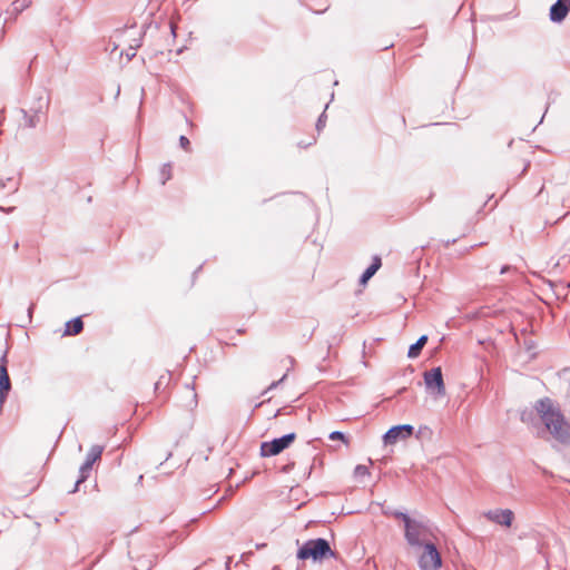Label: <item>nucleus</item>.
Listing matches in <instances>:
<instances>
[{"label": "nucleus", "mask_w": 570, "mask_h": 570, "mask_svg": "<svg viewBox=\"0 0 570 570\" xmlns=\"http://www.w3.org/2000/svg\"><path fill=\"white\" fill-rule=\"evenodd\" d=\"M534 409L552 438L561 443H570V424L566 421L559 406L549 397L535 402Z\"/></svg>", "instance_id": "obj_1"}, {"label": "nucleus", "mask_w": 570, "mask_h": 570, "mask_svg": "<svg viewBox=\"0 0 570 570\" xmlns=\"http://www.w3.org/2000/svg\"><path fill=\"white\" fill-rule=\"evenodd\" d=\"M393 515L404 524V538L411 548L420 549L430 543V537L433 535L430 522L423 518H412L400 511L385 512Z\"/></svg>", "instance_id": "obj_2"}, {"label": "nucleus", "mask_w": 570, "mask_h": 570, "mask_svg": "<svg viewBox=\"0 0 570 570\" xmlns=\"http://www.w3.org/2000/svg\"><path fill=\"white\" fill-rule=\"evenodd\" d=\"M336 552L331 549L326 539L317 538L307 540L297 551V559L321 561L326 558H335Z\"/></svg>", "instance_id": "obj_3"}, {"label": "nucleus", "mask_w": 570, "mask_h": 570, "mask_svg": "<svg viewBox=\"0 0 570 570\" xmlns=\"http://www.w3.org/2000/svg\"><path fill=\"white\" fill-rule=\"evenodd\" d=\"M49 106V100L42 96H39L28 110L22 109L24 127L36 128L45 118Z\"/></svg>", "instance_id": "obj_4"}, {"label": "nucleus", "mask_w": 570, "mask_h": 570, "mask_svg": "<svg viewBox=\"0 0 570 570\" xmlns=\"http://www.w3.org/2000/svg\"><path fill=\"white\" fill-rule=\"evenodd\" d=\"M426 390L436 399L445 395V385L441 367H433L423 374Z\"/></svg>", "instance_id": "obj_5"}, {"label": "nucleus", "mask_w": 570, "mask_h": 570, "mask_svg": "<svg viewBox=\"0 0 570 570\" xmlns=\"http://www.w3.org/2000/svg\"><path fill=\"white\" fill-rule=\"evenodd\" d=\"M296 439L295 433H288L281 438H276L271 442H263L261 444L262 456H274L287 449Z\"/></svg>", "instance_id": "obj_6"}, {"label": "nucleus", "mask_w": 570, "mask_h": 570, "mask_svg": "<svg viewBox=\"0 0 570 570\" xmlns=\"http://www.w3.org/2000/svg\"><path fill=\"white\" fill-rule=\"evenodd\" d=\"M102 452H104V446H101V445H92L90 448L89 452L87 453L85 462L82 463V465L79 469L80 476L76 481L75 488L70 491V493L77 492L79 485L88 479L94 463L96 461L100 460Z\"/></svg>", "instance_id": "obj_7"}, {"label": "nucleus", "mask_w": 570, "mask_h": 570, "mask_svg": "<svg viewBox=\"0 0 570 570\" xmlns=\"http://www.w3.org/2000/svg\"><path fill=\"white\" fill-rule=\"evenodd\" d=\"M423 552L419 558L421 570H439L442 566L441 554L434 543L430 542L422 547Z\"/></svg>", "instance_id": "obj_8"}, {"label": "nucleus", "mask_w": 570, "mask_h": 570, "mask_svg": "<svg viewBox=\"0 0 570 570\" xmlns=\"http://www.w3.org/2000/svg\"><path fill=\"white\" fill-rule=\"evenodd\" d=\"M414 428L410 424L392 426L384 435L385 444H395L399 440H405L413 434Z\"/></svg>", "instance_id": "obj_9"}, {"label": "nucleus", "mask_w": 570, "mask_h": 570, "mask_svg": "<svg viewBox=\"0 0 570 570\" xmlns=\"http://www.w3.org/2000/svg\"><path fill=\"white\" fill-rule=\"evenodd\" d=\"M11 390V381L7 370V355L0 358V406L4 403Z\"/></svg>", "instance_id": "obj_10"}, {"label": "nucleus", "mask_w": 570, "mask_h": 570, "mask_svg": "<svg viewBox=\"0 0 570 570\" xmlns=\"http://www.w3.org/2000/svg\"><path fill=\"white\" fill-rule=\"evenodd\" d=\"M484 517L497 524L510 527L514 514L510 509H495L487 511Z\"/></svg>", "instance_id": "obj_11"}, {"label": "nucleus", "mask_w": 570, "mask_h": 570, "mask_svg": "<svg viewBox=\"0 0 570 570\" xmlns=\"http://www.w3.org/2000/svg\"><path fill=\"white\" fill-rule=\"evenodd\" d=\"M570 11V4L567 0H557L550 8V20L552 22H561L566 19Z\"/></svg>", "instance_id": "obj_12"}, {"label": "nucleus", "mask_w": 570, "mask_h": 570, "mask_svg": "<svg viewBox=\"0 0 570 570\" xmlns=\"http://www.w3.org/2000/svg\"><path fill=\"white\" fill-rule=\"evenodd\" d=\"M381 258L375 256L373 258L372 264L364 271V273L361 275L360 283L362 285L366 284L370 278L373 277V275L377 272V269L381 267Z\"/></svg>", "instance_id": "obj_13"}, {"label": "nucleus", "mask_w": 570, "mask_h": 570, "mask_svg": "<svg viewBox=\"0 0 570 570\" xmlns=\"http://www.w3.org/2000/svg\"><path fill=\"white\" fill-rule=\"evenodd\" d=\"M83 328L81 317H76L66 323L65 335H78Z\"/></svg>", "instance_id": "obj_14"}, {"label": "nucleus", "mask_w": 570, "mask_h": 570, "mask_svg": "<svg viewBox=\"0 0 570 570\" xmlns=\"http://www.w3.org/2000/svg\"><path fill=\"white\" fill-rule=\"evenodd\" d=\"M426 342H428V336L426 335L420 336L419 340L409 347L407 356L410 358L417 357L420 355L422 348L426 344Z\"/></svg>", "instance_id": "obj_15"}, {"label": "nucleus", "mask_w": 570, "mask_h": 570, "mask_svg": "<svg viewBox=\"0 0 570 570\" xmlns=\"http://www.w3.org/2000/svg\"><path fill=\"white\" fill-rule=\"evenodd\" d=\"M10 188L11 193H16L19 188L18 183L13 181L12 178L6 180L0 178V189Z\"/></svg>", "instance_id": "obj_16"}, {"label": "nucleus", "mask_w": 570, "mask_h": 570, "mask_svg": "<svg viewBox=\"0 0 570 570\" xmlns=\"http://www.w3.org/2000/svg\"><path fill=\"white\" fill-rule=\"evenodd\" d=\"M30 3H31L30 0H16L12 3V11L16 13H19V12L23 11L24 9H27L30 6Z\"/></svg>", "instance_id": "obj_17"}, {"label": "nucleus", "mask_w": 570, "mask_h": 570, "mask_svg": "<svg viewBox=\"0 0 570 570\" xmlns=\"http://www.w3.org/2000/svg\"><path fill=\"white\" fill-rule=\"evenodd\" d=\"M170 380L169 373L164 374L159 377V380L155 383V391H159L163 386H166Z\"/></svg>", "instance_id": "obj_18"}, {"label": "nucleus", "mask_w": 570, "mask_h": 570, "mask_svg": "<svg viewBox=\"0 0 570 570\" xmlns=\"http://www.w3.org/2000/svg\"><path fill=\"white\" fill-rule=\"evenodd\" d=\"M170 171H171V166H170V164H165V165L163 166V168H161V177H163V179H161V184H163V185H165V184H166V181H167L168 179H170Z\"/></svg>", "instance_id": "obj_19"}, {"label": "nucleus", "mask_w": 570, "mask_h": 570, "mask_svg": "<svg viewBox=\"0 0 570 570\" xmlns=\"http://www.w3.org/2000/svg\"><path fill=\"white\" fill-rule=\"evenodd\" d=\"M140 45H141L140 39H138V40H135V45L129 46V48L126 52V56L129 60L136 56V50L140 47Z\"/></svg>", "instance_id": "obj_20"}, {"label": "nucleus", "mask_w": 570, "mask_h": 570, "mask_svg": "<svg viewBox=\"0 0 570 570\" xmlns=\"http://www.w3.org/2000/svg\"><path fill=\"white\" fill-rule=\"evenodd\" d=\"M328 438H330L331 440H333V441H334V440H341L342 442L347 443V439H346V436H345V435H344V433H343V432H341V431H334V432H332V433L330 434V436H328Z\"/></svg>", "instance_id": "obj_21"}, {"label": "nucleus", "mask_w": 570, "mask_h": 570, "mask_svg": "<svg viewBox=\"0 0 570 570\" xmlns=\"http://www.w3.org/2000/svg\"><path fill=\"white\" fill-rule=\"evenodd\" d=\"M179 145L184 150H186V151L190 150V141L186 136L179 137Z\"/></svg>", "instance_id": "obj_22"}, {"label": "nucleus", "mask_w": 570, "mask_h": 570, "mask_svg": "<svg viewBox=\"0 0 570 570\" xmlns=\"http://www.w3.org/2000/svg\"><path fill=\"white\" fill-rule=\"evenodd\" d=\"M186 392H187V393L190 395V397H191V400H190V402H189V404H188V405H190V406H191V405L196 406V404H197V400H196V399H197V394H196V392L194 391V389H190V387L187 385V386H186Z\"/></svg>", "instance_id": "obj_23"}, {"label": "nucleus", "mask_w": 570, "mask_h": 570, "mask_svg": "<svg viewBox=\"0 0 570 570\" xmlns=\"http://www.w3.org/2000/svg\"><path fill=\"white\" fill-rule=\"evenodd\" d=\"M326 121V115L325 111L318 117L316 122V129L320 131L324 126Z\"/></svg>", "instance_id": "obj_24"}, {"label": "nucleus", "mask_w": 570, "mask_h": 570, "mask_svg": "<svg viewBox=\"0 0 570 570\" xmlns=\"http://www.w3.org/2000/svg\"><path fill=\"white\" fill-rule=\"evenodd\" d=\"M355 474H356V475H366V474H368V469H367V466H365V465H361V464H360V465H357V466L355 468Z\"/></svg>", "instance_id": "obj_25"}, {"label": "nucleus", "mask_w": 570, "mask_h": 570, "mask_svg": "<svg viewBox=\"0 0 570 570\" xmlns=\"http://www.w3.org/2000/svg\"><path fill=\"white\" fill-rule=\"evenodd\" d=\"M285 377H286V375H284L279 381L273 382V383L268 386L267 391H271V390L275 389V387H276L281 382H283V381H284V379H285Z\"/></svg>", "instance_id": "obj_26"}, {"label": "nucleus", "mask_w": 570, "mask_h": 570, "mask_svg": "<svg viewBox=\"0 0 570 570\" xmlns=\"http://www.w3.org/2000/svg\"><path fill=\"white\" fill-rule=\"evenodd\" d=\"M33 308H35V304H31L28 308V318H29V322L31 321V317H32V313H33Z\"/></svg>", "instance_id": "obj_27"}, {"label": "nucleus", "mask_w": 570, "mask_h": 570, "mask_svg": "<svg viewBox=\"0 0 570 570\" xmlns=\"http://www.w3.org/2000/svg\"><path fill=\"white\" fill-rule=\"evenodd\" d=\"M169 29L173 36H176V26L173 22H169Z\"/></svg>", "instance_id": "obj_28"}, {"label": "nucleus", "mask_w": 570, "mask_h": 570, "mask_svg": "<svg viewBox=\"0 0 570 570\" xmlns=\"http://www.w3.org/2000/svg\"><path fill=\"white\" fill-rule=\"evenodd\" d=\"M510 269H511V266H509V265H504V266L501 268L500 273H501V274H505V273H507V272H509Z\"/></svg>", "instance_id": "obj_29"}, {"label": "nucleus", "mask_w": 570, "mask_h": 570, "mask_svg": "<svg viewBox=\"0 0 570 570\" xmlns=\"http://www.w3.org/2000/svg\"><path fill=\"white\" fill-rule=\"evenodd\" d=\"M293 466H294V462H292V463H289V464L285 465V466L283 468V470H284V472H288L291 469H293Z\"/></svg>", "instance_id": "obj_30"}, {"label": "nucleus", "mask_w": 570, "mask_h": 570, "mask_svg": "<svg viewBox=\"0 0 570 570\" xmlns=\"http://www.w3.org/2000/svg\"><path fill=\"white\" fill-rule=\"evenodd\" d=\"M0 209L6 212V213H11L12 210H14V207H9L7 209L0 207Z\"/></svg>", "instance_id": "obj_31"}, {"label": "nucleus", "mask_w": 570, "mask_h": 570, "mask_svg": "<svg viewBox=\"0 0 570 570\" xmlns=\"http://www.w3.org/2000/svg\"><path fill=\"white\" fill-rule=\"evenodd\" d=\"M18 248H19V242H18V240H16V242L13 243V249H14V250H18Z\"/></svg>", "instance_id": "obj_32"}, {"label": "nucleus", "mask_w": 570, "mask_h": 570, "mask_svg": "<svg viewBox=\"0 0 570 570\" xmlns=\"http://www.w3.org/2000/svg\"><path fill=\"white\" fill-rule=\"evenodd\" d=\"M529 166H530L529 164H527V165L524 166V168H523V170H522V174H524V173L528 170Z\"/></svg>", "instance_id": "obj_33"}, {"label": "nucleus", "mask_w": 570, "mask_h": 570, "mask_svg": "<svg viewBox=\"0 0 570 570\" xmlns=\"http://www.w3.org/2000/svg\"><path fill=\"white\" fill-rule=\"evenodd\" d=\"M568 1V4H570V0H567Z\"/></svg>", "instance_id": "obj_34"}]
</instances>
